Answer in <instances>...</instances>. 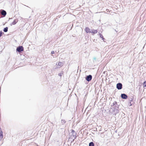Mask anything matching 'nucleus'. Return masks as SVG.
Returning a JSON list of instances; mask_svg holds the SVG:
<instances>
[{"instance_id":"423d86ee","label":"nucleus","mask_w":146,"mask_h":146,"mask_svg":"<svg viewBox=\"0 0 146 146\" xmlns=\"http://www.w3.org/2000/svg\"><path fill=\"white\" fill-rule=\"evenodd\" d=\"M85 30L87 33H90L91 31V30L88 27H86L85 29Z\"/></svg>"},{"instance_id":"7ed1b4c3","label":"nucleus","mask_w":146,"mask_h":146,"mask_svg":"<svg viewBox=\"0 0 146 146\" xmlns=\"http://www.w3.org/2000/svg\"><path fill=\"white\" fill-rule=\"evenodd\" d=\"M16 50L19 52H20L23 50V48L22 46H20L17 48Z\"/></svg>"},{"instance_id":"9d476101","label":"nucleus","mask_w":146,"mask_h":146,"mask_svg":"<svg viewBox=\"0 0 146 146\" xmlns=\"http://www.w3.org/2000/svg\"><path fill=\"white\" fill-rule=\"evenodd\" d=\"M1 14L2 15L5 16L6 14V12L5 11L2 10L1 12Z\"/></svg>"},{"instance_id":"f3484780","label":"nucleus","mask_w":146,"mask_h":146,"mask_svg":"<svg viewBox=\"0 0 146 146\" xmlns=\"http://www.w3.org/2000/svg\"><path fill=\"white\" fill-rule=\"evenodd\" d=\"M2 34H3V32H2V31H0V37L1 36H2Z\"/></svg>"},{"instance_id":"0eeeda50","label":"nucleus","mask_w":146,"mask_h":146,"mask_svg":"<svg viewBox=\"0 0 146 146\" xmlns=\"http://www.w3.org/2000/svg\"><path fill=\"white\" fill-rule=\"evenodd\" d=\"M121 97L124 99H126L127 98V96L125 94H121Z\"/></svg>"},{"instance_id":"6ab92c4d","label":"nucleus","mask_w":146,"mask_h":146,"mask_svg":"<svg viewBox=\"0 0 146 146\" xmlns=\"http://www.w3.org/2000/svg\"><path fill=\"white\" fill-rule=\"evenodd\" d=\"M62 73H59L58 74V75L59 76H62Z\"/></svg>"},{"instance_id":"dca6fc26","label":"nucleus","mask_w":146,"mask_h":146,"mask_svg":"<svg viewBox=\"0 0 146 146\" xmlns=\"http://www.w3.org/2000/svg\"><path fill=\"white\" fill-rule=\"evenodd\" d=\"M143 86L144 87L146 86V81L143 83Z\"/></svg>"},{"instance_id":"f8f14e48","label":"nucleus","mask_w":146,"mask_h":146,"mask_svg":"<svg viewBox=\"0 0 146 146\" xmlns=\"http://www.w3.org/2000/svg\"><path fill=\"white\" fill-rule=\"evenodd\" d=\"M89 146H94V144L93 142H91L89 144Z\"/></svg>"},{"instance_id":"39448f33","label":"nucleus","mask_w":146,"mask_h":146,"mask_svg":"<svg viewBox=\"0 0 146 146\" xmlns=\"http://www.w3.org/2000/svg\"><path fill=\"white\" fill-rule=\"evenodd\" d=\"M92 78V76L91 75H90L86 76V80L88 81L89 82L91 80Z\"/></svg>"},{"instance_id":"1a4fd4ad","label":"nucleus","mask_w":146,"mask_h":146,"mask_svg":"<svg viewBox=\"0 0 146 146\" xmlns=\"http://www.w3.org/2000/svg\"><path fill=\"white\" fill-rule=\"evenodd\" d=\"M98 32V31L97 30H94V29H91V31L90 33H92L93 34H95L97 33Z\"/></svg>"},{"instance_id":"9b49d317","label":"nucleus","mask_w":146,"mask_h":146,"mask_svg":"<svg viewBox=\"0 0 146 146\" xmlns=\"http://www.w3.org/2000/svg\"><path fill=\"white\" fill-rule=\"evenodd\" d=\"M18 20L17 19H15L13 21L12 23V24L14 25L16 24V23L17 22Z\"/></svg>"},{"instance_id":"a211bd4d","label":"nucleus","mask_w":146,"mask_h":146,"mask_svg":"<svg viewBox=\"0 0 146 146\" xmlns=\"http://www.w3.org/2000/svg\"><path fill=\"white\" fill-rule=\"evenodd\" d=\"M93 59H94V61H96V57H94L93 58Z\"/></svg>"},{"instance_id":"20e7f679","label":"nucleus","mask_w":146,"mask_h":146,"mask_svg":"<svg viewBox=\"0 0 146 146\" xmlns=\"http://www.w3.org/2000/svg\"><path fill=\"white\" fill-rule=\"evenodd\" d=\"M122 85L121 83H118L117 84L116 87L118 89L120 90L122 89Z\"/></svg>"},{"instance_id":"6e6552de","label":"nucleus","mask_w":146,"mask_h":146,"mask_svg":"<svg viewBox=\"0 0 146 146\" xmlns=\"http://www.w3.org/2000/svg\"><path fill=\"white\" fill-rule=\"evenodd\" d=\"M3 138V132L2 130L0 128V141H1L2 138Z\"/></svg>"},{"instance_id":"2eb2a0df","label":"nucleus","mask_w":146,"mask_h":146,"mask_svg":"<svg viewBox=\"0 0 146 146\" xmlns=\"http://www.w3.org/2000/svg\"><path fill=\"white\" fill-rule=\"evenodd\" d=\"M61 122L63 124L65 123L66 122V121H65V120L63 119H62L61 120Z\"/></svg>"},{"instance_id":"aec40b11","label":"nucleus","mask_w":146,"mask_h":146,"mask_svg":"<svg viewBox=\"0 0 146 146\" xmlns=\"http://www.w3.org/2000/svg\"><path fill=\"white\" fill-rule=\"evenodd\" d=\"M51 53L52 54H54V51H52Z\"/></svg>"},{"instance_id":"f257e3e1","label":"nucleus","mask_w":146,"mask_h":146,"mask_svg":"<svg viewBox=\"0 0 146 146\" xmlns=\"http://www.w3.org/2000/svg\"><path fill=\"white\" fill-rule=\"evenodd\" d=\"M71 133L72 134V135L71 136L72 138L75 139L76 138V132L74 130H72Z\"/></svg>"},{"instance_id":"f03ea898","label":"nucleus","mask_w":146,"mask_h":146,"mask_svg":"<svg viewBox=\"0 0 146 146\" xmlns=\"http://www.w3.org/2000/svg\"><path fill=\"white\" fill-rule=\"evenodd\" d=\"M56 65H57V68H60L63 65V64L62 62H59L58 63H57Z\"/></svg>"},{"instance_id":"ddd939ff","label":"nucleus","mask_w":146,"mask_h":146,"mask_svg":"<svg viewBox=\"0 0 146 146\" xmlns=\"http://www.w3.org/2000/svg\"><path fill=\"white\" fill-rule=\"evenodd\" d=\"M8 28L7 27H6L4 28L3 29V31L5 32H7L8 31Z\"/></svg>"},{"instance_id":"4468645a","label":"nucleus","mask_w":146,"mask_h":146,"mask_svg":"<svg viewBox=\"0 0 146 146\" xmlns=\"http://www.w3.org/2000/svg\"><path fill=\"white\" fill-rule=\"evenodd\" d=\"M99 35H100V37L101 38H102V39L104 40V38H103V36L102 35V34H100Z\"/></svg>"}]
</instances>
